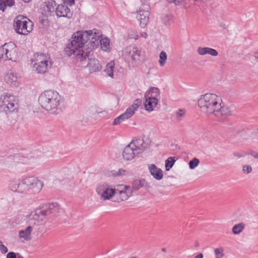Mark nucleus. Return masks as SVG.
<instances>
[{
	"label": "nucleus",
	"mask_w": 258,
	"mask_h": 258,
	"mask_svg": "<svg viewBox=\"0 0 258 258\" xmlns=\"http://www.w3.org/2000/svg\"><path fill=\"white\" fill-rule=\"evenodd\" d=\"M101 35L100 31L95 29L78 31L72 35L68 44L69 50L66 49V52L69 55H75L80 61L86 60L98 45Z\"/></svg>",
	"instance_id": "obj_1"
},
{
	"label": "nucleus",
	"mask_w": 258,
	"mask_h": 258,
	"mask_svg": "<svg viewBox=\"0 0 258 258\" xmlns=\"http://www.w3.org/2000/svg\"><path fill=\"white\" fill-rule=\"evenodd\" d=\"M198 105L203 114L215 117L219 122L226 121L232 115L230 108L225 105L221 97L215 93H206L200 96Z\"/></svg>",
	"instance_id": "obj_2"
},
{
	"label": "nucleus",
	"mask_w": 258,
	"mask_h": 258,
	"mask_svg": "<svg viewBox=\"0 0 258 258\" xmlns=\"http://www.w3.org/2000/svg\"><path fill=\"white\" fill-rule=\"evenodd\" d=\"M43 182L37 177L29 176L21 180H14L9 184V188L14 192L25 195L38 194L43 186Z\"/></svg>",
	"instance_id": "obj_3"
},
{
	"label": "nucleus",
	"mask_w": 258,
	"mask_h": 258,
	"mask_svg": "<svg viewBox=\"0 0 258 258\" xmlns=\"http://www.w3.org/2000/svg\"><path fill=\"white\" fill-rule=\"evenodd\" d=\"M61 97L55 91L49 90L42 92L39 97L38 101L43 109L52 114H57L59 108Z\"/></svg>",
	"instance_id": "obj_4"
},
{
	"label": "nucleus",
	"mask_w": 258,
	"mask_h": 258,
	"mask_svg": "<svg viewBox=\"0 0 258 258\" xmlns=\"http://www.w3.org/2000/svg\"><path fill=\"white\" fill-rule=\"evenodd\" d=\"M61 210L57 203L40 206L34 211L33 218L37 221V224H43L46 223L47 217L51 214L56 216Z\"/></svg>",
	"instance_id": "obj_5"
},
{
	"label": "nucleus",
	"mask_w": 258,
	"mask_h": 258,
	"mask_svg": "<svg viewBox=\"0 0 258 258\" xmlns=\"http://www.w3.org/2000/svg\"><path fill=\"white\" fill-rule=\"evenodd\" d=\"M147 147L148 144L143 139L134 140L123 150L122 158L125 161L133 160L137 155L142 153Z\"/></svg>",
	"instance_id": "obj_6"
},
{
	"label": "nucleus",
	"mask_w": 258,
	"mask_h": 258,
	"mask_svg": "<svg viewBox=\"0 0 258 258\" xmlns=\"http://www.w3.org/2000/svg\"><path fill=\"white\" fill-rule=\"evenodd\" d=\"M32 67L38 74H44L51 68L50 55L47 53H35L31 59Z\"/></svg>",
	"instance_id": "obj_7"
},
{
	"label": "nucleus",
	"mask_w": 258,
	"mask_h": 258,
	"mask_svg": "<svg viewBox=\"0 0 258 258\" xmlns=\"http://www.w3.org/2000/svg\"><path fill=\"white\" fill-rule=\"evenodd\" d=\"M18 100L16 96L11 94L0 96V111L9 114L17 111L18 108Z\"/></svg>",
	"instance_id": "obj_8"
},
{
	"label": "nucleus",
	"mask_w": 258,
	"mask_h": 258,
	"mask_svg": "<svg viewBox=\"0 0 258 258\" xmlns=\"http://www.w3.org/2000/svg\"><path fill=\"white\" fill-rule=\"evenodd\" d=\"M18 57V49L14 43H6L0 47V61H16Z\"/></svg>",
	"instance_id": "obj_9"
},
{
	"label": "nucleus",
	"mask_w": 258,
	"mask_h": 258,
	"mask_svg": "<svg viewBox=\"0 0 258 258\" xmlns=\"http://www.w3.org/2000/svg\"><path fill=\"white\" fill-rule=\"evenodd\" d=\"M14 27L17 33L26 35L32 31L33 23L27 17L19 15L14 20Z\"/></svg>",
	"instance_id": "obj_10"
},
{
	"label": "nucleus",
	"mask_w": 258,
	"mask_h": 258,
	"mask_svg": "<svg viewBox=\"0 0 258 258\" xmlns=\"http://www.w3.org/2000/svg\"><path fill=\"white\" fill-rule=\"evenodd\" d=\"M141 49L136 45L126 47L123 52V56L129 64L133 66L138 65L140 62Z\"/></svg>",
	"instance_id": "obj_11"
},
{
	"label": "nucleus",
	"mask_w": 258,
	"mask_h": 258,
	"mask_svg": "<svg viewBox=\"0 0 258 258\" xmlns=\"http://www.w3.org/2000/svg\"><path fill=\"white\" fill-rule=\"evenodd\" d=\"M95 191L101 201H109L115 196L116 190L112 188L111 185L102 183L97 185Z\"/></svg>",
	"instance_id": "obj_12"
},
{
	"label": "nucleus",
	"mask_w": 258,
	"mask_h": 258,
	"mask_svg": "<svg viewBox=\"0 0 258 258\" xmlns=\"http://www.w3.org/2000/svg\"><path fill=\"white\" fill-rule=\"evenodd\" d=\"M115 190H116L115 196L118 202L126 201L133 195V188L129 185L121 184L118 185Z\"/></svg>",
	"instance_id": "obj_13"
},
{
	"label": "nucleus",
	"mask_w": 258,
	"mask_h": 258,
	"mask_svg": "<svg viewBox=\"0 0 258 258\" xmlns=\"http://www.w3.org/2000/svg\"><path fill=\"white\" fill-rule=\"evenodd\" d=\"M150 6L148 4H143L140 7L137 19L140 21L141 27H145L147 24L150 16Z\"/></svg>",
	"instance_id": "obj_14"
},
{
	"label": "nucleus",
	"mask_w": 258,
	"mask_h": 258,
	"mask_svg": "<svg viewBox=\"0 0 258 258\" xmlns=\"http://www.w3.org/2000/svg\"><path fill=\"white\" fill-rule=\"evenodd\" d=\"M141 100L137 99L134 101L133 104L130 106L124 113L121 114L125 120L130 118L135 114V111L141 105Z\"/></svg>",
	"instance_id": "obj_15"
},
{
	"label": "nucleus",
	"mask_w": 258,
	"mask_h": 258,
	"mask_svg": "<svg viewBox=\"0 0 258 258\" xmlns=\"http://www.w3.org/2000/svg\"><path fill=\"white\" fill-rule=\"evenodd\" d=\"M55 2L54 0H48L43 3L42 7V14L45 16H50L54 12Z\"/></svg>",
	"instance_id": "obj_16"
},
{
	"label": "nucleus",
	"mask_w": 258,
	"mask_h": 258,
	"mask_svg": "<svg viewBox=\"0 0 258 258\" xmlns=\"http://www.w3.org/2000/svg\"><path fill=\"white\" fill-rule=\"evenodd\" d=\"M148 168L151 175L156 180H160L163 177L162 170L154 164L148 165Z\"/></svg>",
	"instance_id": "obj_17"
},
{
	"label": "nucleus",
	"mask_w": 258,
	"mask_h": 258,
	"mask_svg": "<svg viewBox=\"0 0 258 258\" xmlns=\"http://www.w3.org/2000/svg\"><path fill=\"white\" fill-rule=\"evenodd\" d=\"M89 59L88 63L87 66L90 73H96L101 70L102 67L101 63L97 59H91L87 58Z\"/></svg>",
	"instance_id": "obj_18"
},
{
	"label": "nucleus",
	"mask_w": 258,
	"mask_h": 258,
	"mask_svg": "<svg viewBox=\"0 0 258 258\" xmlns=\"http://www.w3.org/2000/svg\"><path fill=\"white\" fill-rule=\"evenodd\" d=\"M158 103V98L149 96L146 99L144 103L145 108L147 111H151L157 106Z\"/></svg>",
	"instance_id": "obj_19"
},
{
	"label": "nucleus",
	"mask_w": 258,
	"mask_h": 258,
	"mask_svg": "<svg viewBox=\"0 0 258 258\" xmlns=\"http://www.w3.org/2000/svg\"><path fill=\"white\" fill-rule=\"evenodd\" d=\"M197 52L200 55H205L209 54L212 56H217L218 55V52L215 49L205 47H199L197 48Z\"/></svg>",
	"instance_id": "obj_20"
},
{
	"label": "nucleus",
	"mask_w": 258,
	"mask_h": 258,
	"mask_svg": "<svg viewBox=\"0 0 258 258\" xmlns=\"http://www.w3.org/2000/svg\"><path fill=\"white\" fill-rule=\"evenodd\" d=\"M5 81L12 86L18 87L20 84L17 76L14 73L8 74L5 77Z\"/></svg>",
	"instance_id": "obj_21"
},
{
	"label": "nucleus",
	"mask_w": 258,
	"mask_h": 258,
	"mask_svg": "<svg viewBox=\"0 0 258 258\" xmlns=\"http://www.w3.org/2000/svg\"><path fill=\"white\" fill-rule=\"evenodd\" d=\"M33 228L31 226H28L25 229L20 230L19 236L21 239L28 241L31 239V232Z\"/></svg>",
	"instance_id": "obj_22"
},
{
	"label": "nucleus",
	"mask_w": 258,
	"mask_h": 258,
	"mask_svg": "<svg viewBox=\"0 0 258 258\" xmlns=\"http://www.w3.org/2000/svg\"><path fill=\"white\" fill-rule=\"evenodd\" d=\"M147 184L145 179H135L132 182L131 188H133V191L138 190L141 187L145 186Z\"/></svg>",
	"instance_id": "obj_23"
},
{
	"label": "nucleus",
	"mask_w": 258,
	"mask_h": 258,
	"mask_svg": "<svg viewBox=\"0 0 258 258\" xmlns=\"http://www.w3.org/2000/svg\"><path fill=\"white\" fill-rule=\"evenodd\" d=\"M75 0H66V18L70 19L73 16V11L70 8L75 5Z\"/></svg>",
	"instance_id": "obj_24"
},
{
	"label": "nucleus",
	"mask_w": 258,
	"mask_h": 258,
	"mask_svg": "<svg viewBox=\"0 0 258 258\" xmlns=\"http://www.w3.org/2000/svg\"><path fill=\"white\" fill-rule=\"evenodd\" d=\"M99 42L100 43L101 48L104 51H108L110 49V40L107 38H103L100 39L99 37Z\"/></svg>",
	"instance_id": "obj_25"
},
{
	"label": "nucleus",
	"mask_w": 258,
	"mask_h": 258,
	"mask_svg": "<svg viewBox=\"0 0 258 258\" xmlns=\"http://www.w3.org/2000/svg\"><path fill=\"white\" fill-rule=\"evenodd\" d=\"M115 67V62L114 61H111L108 63L106 66V68L104 70V72L109 77L113 78V72Z\"/></svg>",
	"instance_id": "obj_26"
},
{
	"label": "nucleus",
	"mask_w": 258,
	"mask_h": 258,
	"mask_svg": "<svg viewBox=\"0 0 258 258\" xmlns=\"http://www.w3.org/2000/svg\"><path fill=\"white\" fill-rule=\"evenodd\" d=\"M245 224L241 222L233 226L232 228V233L234 235H238L241 233L245 229Z\"/></svg>",
	"instance_id": "obj_27"
},
{
	"label": "nucleus",
	"mask_w": 258,
	"mask_h": 258,
	"mask_svg": "<svg viewBox=\"0 0 258 258\" xmlns=\"http://www.w3.org/2000/svg\"><path fill=\"white\" fill-rule=\"evenodd\" d=\"M161 19L162 22L166 25H170L173 22V17L170 14H163L161 17Z\"/></svg>",
	"instance_id": "obj_28"
},
{
	"label": "nucleus",
	"mask_w": 258,
	"mask_h": 258,
	"mask_svg": "<svg viewBox=\"0 0 258 258\" xmlns=\"http://www.w3.org/2000/svg\"><path fill=\"white\" fill-rule=\"evenodd\" d=\"M167 55L166 53L162 51L159 54V63L161 67H163L166 62Z\"/></svg>",
	"instance_id": "obj_29"
},
{
	"label": "nucleus",
	"mask_w": 258,
	"mask_h": 258,
	"mask_svg": "<svg viewBox=\"0 0 258 258\" xmlns=\"http://www.w3.org/2000/svg\"><path fill=\"white\" fill-rule=\"evenodd\" d=\"M55 14L58 17H64V7L63 4L58 5L56 8Z\"/></svg>",
	"instance_id": "obj_30"
},
{
	"label": "nucleus",
	"mask_w": 258,
	"mask_h": 258,
	"mask_svg": "<svg viewBox=\"0 0 258 258\" xmlns=\"http://www.w3.org/2000/svg\"><path fill=\"white\" fill-rule=\"evenodd\" d=\"M175 162V160L174 158L169 157L165 161V168L167 171L170 170V168L172 167L174 163Z\"/></svg>",
	"instance_id": "obj_31"
},
{
	"label": "nucleus",
	"mask_w": 258,
	"mask_h": 258,
	"mask_svg": "<svg viewBox=\"0 0 258 258\" xmlns=\"http://www.w3.org/2000/svg\"><path fill=\"white\" fill-rule=\"evenodd\" d=\"M149 93L152 97H156L158 98L160 97V90L158 88L152 87L149 90Z\"/></svg>",
	"instance_id": "obj_32"
},
{
	"label": "nucleus",
	"mask_w": 258,
	"mask_h": 258,
	"mask_svg": "<svg viewBox=\"0 0 258 258\" xmlns=\"http://www.w3.org/2000/svg\"><path fill=\"white\" fill-rule=\"evenodd\" d=\"M186 111L184 109H179L175 112L176 118L178 120H181L185 116Z\"/></svg>",
	"instance_id": "obj_33"
},
{
	"label": "nucleus",
	"mask_w": 258,
	"mask_h": 258,
	"mask_svg": "<svg viewBox=\"0 0 258 258\" xmlns=\"http://www.w3.org/2000/svg\"><path fill=\"white\" fill-rule=\"evenodd\" d=\"M215 258H222L224 255V248L220 247L214 249Z\"/></svg>",
	"instance_id": "obj_34"
},
{
	"label": "nucleus",
	"mask_w": 258,
	"mask_h": 258,
	"mask_svg": "<svg viewBox=\"0 0 258 258\" xmlns=\"http://www.w3.org/2000/svg\"><path fill=\"white\" fill-rule=\"evenodd\" d=\"M242 172L244 174H249L252 171V167L250 165L244 164L242 166Z\"/></svg>",
	"instance_id": "obj_35"
},
{
	"label": "nucleus",
	"mask_w": 258,
	"mask_h": 258,
	"mask_svg": "<svg viewBox=\"0 0 258 258\" xmlns=\"http://www.w3.org/2000/svg\"><path fill=\"white\" fill-rule=\"evenodd\" d=\"M200 160L197 158H194L189 162V167L190 169H194L198 166Z\"/></svg>",
	"instance_id": "obj_36"
},
{
	"label": "nucleus",
	"mask_w": 258,
	"mask_h": 258,
	"mask_svg": "<svg viewBox=\"0 0 258 258\" xmlns=\"http://www.w3.org/2000/svg\"><path fill=\"white\" fill-rule=\"evenodd\" d=\"M139 36L137 31L135 30H131L128 31L127 34V38L128 39H133L135 40H137L139 38Z\"/></svg>",
	"instance_id": "obj_37"
},
{
	"label": "nucleus",
	"mask_w": 258,
	"mask_h": 258,
	"mask_svg": "<svg viewBox=\"0 0 258 258\" xmlns=\"http://www.w3.org/2000/svg\"><path fill=\"white\" fill-rule=\"evenodd\" d=\"M247 153L243 151H236L233 153V155L237 159L244 157Z\"/></svg>",
	"instance_id": "obj_38"
},
{
	"label": "nucleus",
	"mask_w": 258,
	"mask_h": 258,
	"mask_svg": "<svg viewBox=\"0 0 258 258\" xmlns=\"http://www.w3.org/2000/svg\"><path fill=\"white\" fill-rule=\"evenodd\" d=\"M125 120V119L121 114L120 115H119V116L114 119L113 122V124L114 125H118Z\"/></svg>",
	"instance_id": "obj_39"
},
{
	"label": "nucleus",
	"mask_w": 258,
	"mask_h": 258,
	"mask_svg": "<svg viewBox=\"0 0 258 258\" xmlns=\"http://www.w3.org/2000/svg\"><path fill=\"white\" fill-rule=\"evenodd\" d=\"M127 173L128 172L125 169L123 168H120L117 172L116 175L119 176H124L127 175Z\"/></svg>",
	"instance_id": "obj_40"
},
{
	"label": "nucleus",
	"mask_w": 258,
	"mask_h": 258,
	"mask_svg": "<svg viewBox=\"0 0 258 258\" xmlns=\"http://www.w3.org/2000/svg\"><path fill=\"white\" fill-rule=\"evenodd\" d=\"M0 250L3 254L7 253L8 251L7 246L4 245L2 241H0Z\"/></svg>",
	"instance_id": "obj_41"
},
{
	"label": "nucleus",
	"mask_w": 258,
	"mask_h": 258,
	"mask_svg": "<svg viewBox=\"0 0 258 258\" xmlns=\"http://www.w3.org/2000/svg\"><path fill=\"white\" fill-rule=\"evenodd\" d=\"M7 258H17V253L14 252H9L7 255Z\"/></svg>",
	"instance_id": "obj_42"
},
{
	"label": "nucleus",
	"mask_w": 258,
	"mask_h": 258,
	"mask_svg": "<svg viewBox=\"0 0 258 258\" xmlns=\"http://www.w3.org/2000/svg\"><path fill=\"white\" fill-rule=\"evenodd\" d=\"M169 3H173L175 5H180L182 2L183 0H168Z\"/></svg>",
	"instance_id": "obj_43"
},
{
	"label": "nucleus",
	"mask_w": 258,
	"mask_h": 258,
	"mask_svg": "<svg viewBox=\"0 0 258 258\" xmlns=\"http://www.w3.org/2000/svg\"><path fill=\"white\" fill-rule=\"evenodd\" d=\"M219 27L222 29V30H224V29H226L227 27V25L226 24V23L224 22H221L219 23Z\"/></svg>",
	"instance_id": "obj_44"
},
{
	"label": "nucleus",
	"mask_w": 258,
	"mask_h": 258,
	"mask_svg": "<svg viewBox=\"0 0 258 258\" xmlns=\"http://www.w3.org/2000/svg\"><path fill=\"white\" fill-rule=\"evenodd\" d=\"M249 154L251 156H252L254 158L257 159L258 158V153L255 152H252L249 153Z\"/></svg>",
	"instance_id": "obj_45"
},
{
	"label": "nucleus",
	"mask_w": 258,
	"mask_h": 258,
	"mask_svg": "<svg viewBox=\"0 0 258 258\" xmlns=\"http://www.w3.org/2000/svg\"><path fill=\"white\" fill-rule=\"evenodd\" d=\"M140 36L143 37L144 38H146L147 37V34L145 32H142L140 33Z\"/></svg>",
	"instance_id": "obj_46"
},
{
	"label": "nucleus",
	"mask_w": 258,
	"mask_h": 258,
	"mask_svg": "<svg viewBox=\"0 0 258 258\" xmlns=\"http://www.w3.org/2000/svg\"><path fill=\"white\" fill-rule=\"evenodd\" d=\"M194 258H204V255L202 253H198Z\"/></svg>",
	"instance_id": "obj_47"
},
{
	"label": "nucleus",
	"mask_w": 258,
	"mask_h": 258,
	"mask_svg": "<svg viewBox=\"0 0 258 258\" xmlns=\"http://www.w3.org/2000/svg\"><path fill=\"white\" fill-rule=\"evenodd\" d=\"M17 258H24V257L21 255V254H20L19 253H17Z\"/></svg>",
	"instance_id": "obj_48"
},
{
	"label": "nucleus",
	"mask_w": 258,
	"mask_h": 258,
	"mask_svg": "<svg viewBox=\"0 0 258 258\" xmlns=\"http://www.w3.org/2000/svg\"><path fill=\"white\" fill-rule=\"evenodd\" d=\"M254 58H255V59L258 60V53L255 54Z\"/></svg>",
	"instance_id": "obj_49"
},
{
	"label": "nucleus",
	"mask_w": 258,
	"mask_h": 258,
	"mask_svg": "<svg viewBox=\"0 0 258 258\" xmlns=\"http://www.w3.org/2000/svg\"><path fill=\"white\" fill-rule=\"evenodd\" d=\"M162 251L164 252H166V249L165 248H162Z\"/></svg>",
	"instance_id": "obj_50"
},
{
	"label": "nucleus",
	"mask_w": 258,
	"mask_h": 258,
	"mask_svg": "<svg viewBox=\"0 0 258 258\" xmlns=\"http://www.w3.org/2000/svg\"><path fill=\"white\" fill-rule=\"evenodd\" d=\"M130 258H138V257L136 256H134L131 257Z\"/></svg>",
	"instance_id": "obj_51"
},
{
	"label": "nucleus",
	"mask_w": 258,
	"mask_h": 258,
	"mask_svg": "<svg viewBox=\"0 0 258 258\" xmlns=\"http://www.w3.org/2000/svg\"><path fill=\"white\" fill-rule=\"evenodd\" d=\"M63 1V4H64V0H62Z\"/></svg>",
	"instance_id": "obj_52"
}]
</instances>
